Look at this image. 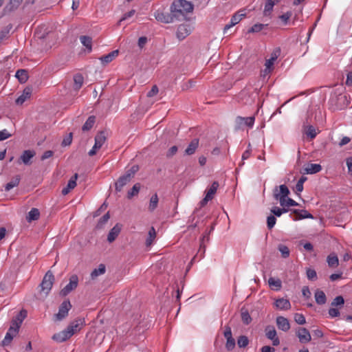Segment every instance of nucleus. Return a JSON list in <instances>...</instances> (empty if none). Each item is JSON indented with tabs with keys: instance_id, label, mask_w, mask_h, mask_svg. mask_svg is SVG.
<instances>
[{
	"instance_id": "obj_21",
	"label": "nucleus",
	"mask_w": 352,
	"mask_h": 352,
	"mask_svg": "<svg viewBox=\"0 0 352 352\" xmlns=\"http://www.w3.org/2000/svg\"><path fill=\"white\" fill-rule=\"evenodd\" d=\"M78 174L75 173L69 180L66 187L62 190V194L63 195H67L71 190L74 189L76 186V180L78 179Z\"/></svg>"
},
{
	"instance_id": "obj_63",
	"label": "nucleus",
	"mask_w": 352,
	"mask_h": 352,
	"mask_svg": "<svg viewBox=\"0 0 352 352\" xmlns=\"http://www.w3.org/2000/svg\"><path fill=\"white\" fill-rule=\"evenodd\" d=\"M271 212L274 214V217H280L283 214L280 208L276 206L271 209Z\"/></svg>"
},
{
	"instance_id": "obj_49",
	"label": "nucleus",
	"mask_w": 352,
	"mask_h": 352,
	"mask_svg": "<svg viewBox=\"0 0 352 352\" xmlns=\"http://www.w3.org/2000/svg\"><path fill=\"white\" fill-rule=\"evenodd\" d=\"M249 343V340L245 336H241L239 337L237 340V344L241 348H244L248 346Z\"/></svg>"
},
{
	"instance_id": "obj_61",
	"label": "nucleus",
	"mask_w": 352,
	"mask_h": 352,
	"mask_svg": "<svg viewBox=\"0 0 352 352\" xmlns=\"http://www.w3.org/2000/svg\"><path fill=\"white\" fill-rule=\"evenodd\" d=\"M72 141V133H70L67 137H66L62 142L63 146H69L71 144Z\"/></svg>"
},
{
	"instance_id": "obj_1",
	"label": "nucleus",
	"mask_w": 352,
	"mask_h": 352,
	"mask_svg": "<svg viewBox=\"0 0 352 352\" xmlns=\"http://www.w3.org/2000/svg\"><path fill=\"white\" fill-rule=\"evenodd\" d=\"M192 10L193 5L186 0L175 1L170 6V12L177 21L185 19L186 14L192 12Z\"/></svg>"
},
{
	"instance_id": "obj_39",
	"label": "nucleus",
	"mask_w": 352,
	"mask_h": 352,
	"mask_svg": "<svg viewBox=\"0 0 352 352\" xmlns=\"http://www.w3.org/2000/svg\"><path fill=\"white\" fill-rule=\"evenodd\" d=\"M158 196L157 193H155L150 199L149 206H148V210L151 212L154 211L158 205Z\"/></svg>"
},
{
	"instance_id": "obj_17",
	"label": "nucleus",
	"mask_w": 352,
	"mask_h": 352,
	"mask_svg": "<svg viewBox=\"0 0 352 352\" xmlns=\"http://www.w3.org/2000/svg\"><path fill=\"white\" fill-rule=\"evenodd\" d=\"M27 316V311L24 309L21 310L12 320L10 326H16L17 330Z\"/></svg>"
},
{
	"instance_id": "obj_31",
	"label": "nucleus",
	"mask_w": 352,
	"mask_h": 352,
	"mask_svg": "<svg viewBox=\"0 0 352 352\" xmlns=\"http://www.w3.org/2000/svg\"><path fill=\"white\" fill-rule=\"evenodd\" d=\"M40 212L38 209L36 208H32L31 210L28 212L26 219L28 222H31L32 221H35L39 219Z\"/></svg>"
},
{
	"instance_id": "obj_13",
	"label": "nucleus",
	"mask_w": 352,
	"mask_h": 352,
	"mask_svg": "<svg viewBox=\"0 0 352 352\" xmlns=\"http://www.w3.org/2000/svg\"><path fill=\"white\" fill-rule=\"evenodd\" d=\"M36 153L32 150H25L23 152L21 155L18 162L20 164L21 161L25 165H30L32 162L30 161L32 158L34 157Z\"/></svg>"
},
{
	"instance_id": "obj_33",
	"label": "nucleus",
	"mask_w": 352,
	"mask_h": 352,
	"mask_svg": "<svg viewBox=\"0 0 352 352\" xmlns=\"http://www.w3.org/2000/svg\"><path fill=\"white\" fill-rule=\"evenodd\" d=\"M15 76L21 83H25L28 79V73L25 69H19L16 72Z\"/></svg>"
},
{
	"instance_id": "obj_20",
	"label": "nucleus",
	"mask_w": 352,
	"mask_h": 352,
	"mask_svg": "<svg viewBox=\"0 0 352 352\" xmlns=\"http://www.w3.org/2000/svg\"><path fill=\"white\" fill-rule=\"evenodd\" d=\"M276 324L278 328L283 331H287L290 329L289 320L283 316L276 318Z\"/></svg>"
},
{
	"instance_id": "obj_8",
	"label": "nucleus",
	"mask_w": 352,
	"mask_h": 352,
	"mask_svg": "<svg viewBox=\"0 0 352 352\" xmlns=\"http://www.w3.org/2000/svg\"><path fill=\"white\" fill-rule=\"evenodd\" d=\"M19 330L16 329V326H10L6 334L4 339L1 342V345L3 346H8L11 343L14 337L16 336Z\"/></svg>"
},
{
	"instance_id": "obj_64",
	"label": "nucleus",
	"mask_w": 352,
	"mask_h": 352,
	"mask_svg": "<svg viewBox=\"0 0 352 352\" xmlns=\"http://www.w3.org/2000/svg\"><path fill=\"white\" fill-rule=\"evenodd\" d=\"M261 352H275V349L270 346H264L261 348Z\"/></svg>"
},
{
	"instance_id": "obj_6",
	"label": "nucleus",
	"mask_w": 352,
	"mask_h": 352,
	"mask_svg": "<svg viewBox=\"0 0 352 352\" xmlns=\"http://www.w3.org/2000/svg\"><path fill=\"white\" fill-rule=\"evenodd\" d=\"M154 16L157 21L164 23H170L175 21L171 12L170 13H164L157 10L154 13Z\"/></svg>"
},
{
	"instance_id": "obj_35",
	"label": "nucleus",
	"mask_w": 352,
	"mask_h": 352,
	"mask_svg": "<svg viewBox=\"0 0 352 352\" xmlns=\"http://www.w3.org/2000/svg\"><path fill=\"white\" fill-rule=\"evenodd\" d=\"M241 320L245 324H249L252 322V318L249 311L245 307H242L241 309Z\"/></svg>"
},
{
	"instance_id": "obj_51",
	"label": "nucleus",
	"mask_w": 352,
	"mask_h": 352,
	"mask_svg": "<svg viewBox=\"0 0 352 352\" xmlns=\"http://www.w3.org/2000/svg\"><path fill=\"white\" fill-rule=\"evenodd\" d=\"M344 303V298L342 296H336L333 300L331 302V306L332 307H338L343 305Z\"/></svg>"
},
{
	"instance_id": "obj_12",
	"label": "nucleus",
	"mask_w": 352,
	"mask_h": 352,
	"mask_svg": "<svg viewBox=\"0 0 352 352\" xmlns=\"http://www.w3.org/2000/svg\"><path fill=\"white\" fill-rule=\"evenodd\" d=\"M85 324V320L83 318H78L72 321L68 326V329L73 332V335L80 330L82 327Z\"/></svg>"
},
{
	"instance_id": "obj_52",
	"label": "nucleus",
	"mask_w": 352,
	"mask_h": 352,
	"mask_svg": "<svg viewBox=\"0 0 352 352\" xmlns=\"http://www.w3.org/2000/svg\"><path fill=\"white\" fill-rule=\"evenodd\" d=\"M276 219L274 215H270L267 218V226L269 230L274 228L276 224Z\"/></svg>"
},
{
	"instance_id": "obj_5",
	"label": "nucleus",
	"mask_w": 352,
	"mask_h": 352,
	"mask_svg": "<svg viewBox=\"0 0 352 352\" xmlns=\"http://www.w3.org/2000/svg\"><path fill=\"white\" fill-rule=\"evenodd\" d=\"M78 284V278L76 274L72 275L69 278V283L60 290V294L62 296H66L68 295L72 291L75 289Z\"/></svg>"
},
{
	"instance_id": "obj_41",
	"label": "nucleus",
	"mask_w": 352,
	"mask_h": 352,
	"mask_svg": "<svg viewBox=\"0 0 352 352\" xmlns=\"http://www.w3.org/2000/svg\"><path fill=\"white\" fill-rule=\"evenodd\" d=\"M80 40L82 44L85 46L89 52L91 51L92 49V39L88 36H81Z\"/></svg>"
},
{
	"instance_id": "obj_19",
	"label": "nucleus",
	"mask_w": 352,
	"mask_h": 352,
	"mask_svg": "<svg viewBox=\"0 0 352 352\" xmlns=\"http://www.w3.org/2000/svg\"><path fill=\"white\" fill-rule=\"evenodd\" d=\"M32 93V87H25L23 89L22 94L19 97H18L17 99L16 100V101H15L16 104H19V105L23 104L25 100H27L28 99H29L30 98Z\"/></svg>"
},
{
	"instance_id": "obj_32",
	"label": "nucleus",
	"mask_w": 352,
	"mask_h": 352,
	"mask_svg": "<svg viewBox=\"0 0 352 352\" xmlns=\"http://www.w3.org/2000/svg\"><path fill=\"white\" fill-rule=\"evenodd\" d=\"M315 299L316 302L318 305H324L327 301L325 294L324 293L323 291L320 289L316 290V292H315Z\"/></svg>"
},
{
	"instance_id": "obj_46",
	"label": "nucleus",
	"mask_w": 352,
	"mask_h": 352,
	"mask_svg": "<svg viewBox=\"0 0 352 352\" xmlns=\"http://www.w3.org/2000/svg\"><path fill=\"white\" fill-rule=\"evenodd\" d=\"M327 263L329 267H333L338 265V258L336 254H330L327 257Z\"/></svg>"
},
{
	"instance_id": "obj_40",
	"label": "nucleus",
	"mask_w": 352,
	"mask_h": 352,
	"mask_svg": "<svg viewBox=\"0 0 352 352\" xmlns=\"http://www.w3.org/2000/svg\"><path fill=\"white\" fill-rule=\"evenodd\" d=\"M74 89L75 90H78L82 85L84 82V78L81 74H76L74 76Z\"/></svg>"
},
{
	"instance_id": "obj_38",
	"label": "nucleus",
	"mask_w": 352,
	"mask_h": 352,
	"mask_svg": "<svg viewBox=\"0 0 352 352\" xmlns=\"http://www.w3.org/2000/svg\"><path fill=\"white\" fill-rule=\"evenodd\" d=\"M96 122V117L94 116H89L86 120L85 123L83 124L82 127V130L83 131H89L94 126Z\"/></svg>"
},
{
	"instance_id": "obj_54",
	"label": "nucleus",
	"mask_w": 352,
	"mask_h": 352,
	"mask_svg": "<svg viewBox=\"0 0 352 352\" xmlns=\"http://www.w3.org/2000/svg\"><path fill=\"white\" fill-rule=\"evenodd\" d=\"M294 320L299 324H304L306 322L305 318L302 314H296Z\"/></svg>"
},
{
	"instance_id": "obj_14",
	"label": "nucleus",
	"mask_w": 352,
	"mask_h": 352,
	"mask_svg": "<svg viewBox=\"0 0 352 352\" xmlns=\"http://www.w3.org/2000/svg\"><path fill=\"white\" fill-rule=\"evenodd\" d=\"M21 2L18 0H10L3 9V14L7 15L16 10Z\"/></svg>"
},
{
	"instance_id": "obj_44",
	"label": "nucleus",
	"mask_w": 352,
	"mask_h": 352,
	"mask_svg": "<svg viewBox=\"0 0 352 352\" xmlns=\"http://www.w3.org/2000/svg\"><path fill=\"white\" fill-rule=\"evenodd\" d=\"M155 237H156L155 230L153 227H151L148 231V236L146 240V245L150 246L152 244L154 239H155Z\"/></svg>"
},
{
	"instance_id": "obj_10",
	"label": "nucleus",
	"mask_w": 352,
	"mask_h": 352,
	"mask_svg": "<svg viewBox=\"0 0 352 352\" xmlns=\"http://www.w3.org/2000/svg\"><path fill=\"white\" fill-rule=\"evenodd\" d=\"M73 336V332L70 331L67 327L63 331L55 333L52 339L57 342H63L70 338Z\"/></svg>"
},
{
	"instance_id": "obj_4",
	"label": "nucleus",
	"mask_w": 352,
	"mask_h": 352,
	"mask_svg": "<svg viewBox=\"0 0 352 352\" xmlns=\"http://www.w3.org/2000/svg\"><path fill=\"white\" fill-rule=\"evenodd\" d=\"M54 280V276L51 271H48L44 276L40 285L41 291L48 294L51 290Z\"/></svg>"
},
{
	"instance_id": "obj_11",
	"label": "nucleus",
	"mask_w": 352,
	"mask_h": 352,
	"mask_svg": "<svg viewBox=\"0 0 352 352\" xmlns=\"http://www.w3.org/2000/svg\"><path fill=\"white\" fill-rule=\"evenodd\" d=\"M266 337L272 340V344L274 346H278L280 344L279 338L276 335V331L272 326H267L265 329Z\"/></svg>"
},
{
	"instance_id": "obj_27",
	"label": "nucleus",
	"mask_w": 352,
	"mask_h": 352,
	"mask_svg": "<svg viewBox=\"0 0 352 352\" xmlns=\"http://www.w3.org/2000/svg\"><path fill=\"white\" fill-rule=\"evenodd\" d=\"M275 306L282 310H288L291 307L290 302L285 298H279L276 300Z\"/></svg>"
},
{
	"instance_id": "obj_48",
	"label": "nucleus",
	"mask_w": 352,
	"mask_h": 352,
	"mask_svg": "<svg viewBox=\"0 0 352 352\" xmlns=\"http://www.w3.org/2000/svg\"><path fill=\"white\" fill-rule=\"evenodd\" d=\"M267 24L256 23L254 24L251 28L248 30V33H257L261 32Z\"/></svg>"
},
{
	"instance_id": "obj_60",
	"label": "nucleus",
	"mask_w": 352,
	"mask_h": 352,
	"mask_svg": "<svg viewBox=\"0 0 352 352\" xmlns=\"http://www.w3.org/2000/svg\"><path fill=\"white\" fill-rule=\"evenodd\" d=\"M329 314L331 317L335 318L339 316L340 313L338 309L332 307L329 309Z\"/></svg>"
},
{
	"instance_id": "obj_7",
	"label": "nucleus",
	"mask_w": 352,
	"mask_h": 352,
	"mask_svg": "<svg viewBox=\"0 0 352 352\" xmlns=\"http://www.w3.org/2000/svg\"><path fill=\"white\" fill-rule=\"evenodd\" d=\"M191 32V28L188 24H181L178 26L176 32L177 38L179 41L184 40L187 37Z\"/></svg>"
},
{
	"instance_id": "obj_18",
	"label": "nucleus",
	"mask_w": 352,
	"mask_h": 352,
	"mask_svg": "<svg viewBox=\"0 0 352 352\" xmlns=\"http://www.w3.org/2000/svg\"><path fill=\"white\" fill-rule=\"evenodd\" d=\"M302 127L305 134H306L308 138L311 140L316 138L317 135L316 129L312 125L309 124L307 119L304 122Z\"/></svg>"
},
{
	"instance_id": "obj_34",
	"label": "nucleus",
	"mask_w": 352,
	"mask_h": 352,
	"mask_svg": "<svg viewBox=\"0 0 352 352\" xmlns=\"http://www.w3.org/2000/svg\"><path fill=\"white\" fill-rule=\"evenodd\" d=\"M106 267L104 264H100L98 268L94 269L91 273L92 279L96 278L98 276L105 273Z\"/></svg>"
},
{
	"instance_id": "obj_9",
	"label": "nucleus",
	"mask_w": 352,
	"mask_h": 352,
	"mask_svg": "<svg viewBox=\"0 0 352 352\" xmlns=\"http://www.w3.org/2000/svg\"><path fill=\"white\" fill-rule=\"evenodd\" d=\"M296 336L299 342L302 344L309 342L311 340L309 331L304 327H299L296 331Z\"/></svg>"
},
{
	"instance_id": "obj_59",
	"label": "nucleus",
	"mask_w": 352,
	"mask_h": 352,
	"mask_svg": "<svg viewBox=\"0 0 352 352\" xmlns=\"http://www.w3.org/2000/svg\"><path fill=\"white\" fill-rule=\"evenodd\" d=\"M177 149H178V148H177V146H171V147L168 149V152H167V153H166V157H173V156L174 155H175V154H176V153L177 152Z\"/></svg>"
},
{
	"instance_id": "obj_58",
	"label": "nucleus",
	"mask_w": 352,
	"mask_h": 352,
	"mask_svg": "<svg viewBox=\"0 0 352 352\" xmlns=\"http://www.w3.org/2000/svg\"><path fill=\"white\" fill-rule=\"evenodd\" d=\"M159 91L158 87L157 85H153L151 89L147 93V97L151 98L155 96Z\"/></svg>"
},
{
	"instance_id": "obj_53",
	"label": "nucleus",
	"mask_w": 352,
	"mask_h": 352,
	"mask_svg": "<svg viewBox=\"0 0 352 352\" xmlns=\"http://www.w3.org/2000/svg\"><path fill=\"white\" fill-rule=\"evenodd\" d=\"M278 250L281 252L283 258H287L289 256V250L286 245H279Z\"/></svg>"
},
{
	"instance_id": "obj_15",
	"label": "nucleus",
	"mask_w": 352,
	"mask_h": 352,
	"mask_svg": "<svg viewBox=\"0 0 352 352\" xmlns=\"http://www.w3.org/2000/svg\"><path fill=\"white\" fill-rule=\"evenodd\" d=\"M292 212L295 214V217L292 218L294 221L303 219H313V215L306 210L294 209L292 210Z\"/></svg>"
},
{
	"instance_id": "obj_25",
	"label": "nucleus",
	"mask_w": 352,
	"mask_h": 352,
	"mask_svg": "<svg viewBox=\"0 0 352 352\" xmlns=\"http://www.w3.org/2000/svg\"><path fill=\"white\" fill-rule=\"evenodd\" d=\"M119 51L118 50H113L107 55L102 56L100 58V60L103 64H108L111 63L116 57L118 56Z\"/></svg>"
},
{
	"instance_id": "obj_3",
	"label": "nucleus",
	"mask_w": 352,
	"mask_h": 352,
	"mask_svg": "<svg viewBox=\"0 0 352 352\" xmlns=\"http://www.w3.org/2000/svg\"><path fill=\"white\" fill-rule=\"evenodd\" d=\"M72 308V304L69 300H64L58 308V312L54 316V321H61L68 316V312Z\"/></svg>"
},
{
	"instance_id": "obj_36",
	"label": "nucleus",
	"mask_w": 352,
	"mask_h": 352,
	"mask_svg": "<svg viewBox=\"0 0 352 352\" xmlns=\"http://www.w3.org/2000/svg\"><path fill=\"white\" fill-rule=\"evenodd\" d=\"M280 0H266L265 9H264V15H268L272 10H273L274 6L278 3Z\"/></svg>"
},
{
	"instance_id": "obj_24",
	"label": "nucleus",
	"mask_w": 352,
	"mask_h": 352,
	"mask_svg": "<svg viewBox=\"0 0 352 352\" xmlns=\"http://www.w3.org/2000/svg\"><path fill=\"white\" fill-rule=\"evenodd\" d=\"M322 170V166L318 164H308L304 168V174H315Z\"/></svg>"
},
{
	"instance_id": "obj_28",
	"label": "nucleus",
	"mask_w": 352,
	"mask_h": 352,
	"mask_svg": "<svg viewBox=\"0 0 352 352\" xmlns=\"http://www.w3.org/2000/svg\"><path fill=\"white\" fill-rule=\"evenodd\" d=\"M236 122L239 124H244L249 127H252L254 122V117L250 116V117H246L243 118L241 116H238L236 118Z\"/></svg>"
},
{
	"instance_id": "obj_45",
	"label": "nucleus",
	"mask_w": 352,
	"mask_h": 352,
	"mask_svg": "<svg viewBox=\"0 0 352 352\" xmlns=\"http://www.w3.org/2000/svg\"><path fill=\"white\" fill-rule=\"evenodd\" d=\"M110 218L109 212H107L105 214H104L98 221L96 228L97 229H102L104 226L107 223Z\"/></svg>"
},
{
	"instance_id": "obj_23",
	"label": "nucleus",
	"mask_w": 352,
	"mask_h": 352,
	"mask_svg": "<svg viewBox=\"0 0 352 352\" xmlns=\"http://www.w3.org/2000/svg\"><path fill=\"white\" fill-rule=\"evenodd\" d=\"M131 179L127 177L126 175H123L119 177L118 181L115 184L116 190L117 192H120L123 187L128 184Z\"/></svg>"
},
{
	"instance_id": "obj_26",
	"label": "nucleus",
	"mask_w": 352,
	"mask_h": 352,
	"mask_svg": "<svg viewBox=\"0 0 352 352\" xmlns=\"http://www.w3.org/2000/svg\"><path fill=\"white\" fill-rule=\"evenodd\" d=\"M199 146V139L195 138L193 139L186 149L185 150V154L187 155H191L195 153V151L198 148Z\"/></svg>"
},
{
	"instance_id": "obj_62",
	"label": "nucleus",
	"mask_w": 352,
	"mask_h": 352,
	"mask_svg": "<svg viewBox=\"0 0 352 352\" xmlns=\"http://www.w3.org/2000/svg\"><path fill=\"white\" fill-rule=\"evenodd\" d=\"M223 334L226 339L232 338L231 327L226 326Z\"/></svg>"
},
{
	"instance_id": "obj_56",
	"label": "nucleus",
	"mask_w": 352,
	"mask_h": 352,
	"mask_svg": "<svg viewBox=\"0 0 352 352\" xmlns=\"http://www.w3.org/2000/svg\"><path fill=\"white\" fill-rule=\"evenodd\" d=\"M307 276L308 278V279L309 280H314L317 277V274H316V270H313V269H307Z\"/></svg>"
},
{
	"instance_id": "obj_42",
	"label": "nucleus",
	"mask_w": 352,
	"mask_h": 352,
	"mask_svg": "<svg viewBox=\"0 0 352 352\" xmlns=\"http://www.w3.org/2000/svg\"><path fill=\"white\" fill-rule=\"evenodd\" d=\"M245 16V13H243V11H239L232 16L230 22L232 25H235L239 23Z\"/></svg>"
},
{
	"instance_id": "obj_22",
	"label": "nucleus",
	"mask_w": 352,
	"mask_h": 352,
	"mask_svg": "<svg viewBox=\"0 0 352 352\" xmlns=\"http://www.w3.org/2000/svg\"><path fill=\"white\" fill-rule=\"evenodd\" d=\"M278 55H279V52H274L271 54L270 58L266 60L265 64V69L264 71L265 73L270 72V71L273 68L274 61L278 58Z\"/></svg>"
},
{
	"instance_id": "obj_30",
	"label": "nucleus",
	"mask_w": 352,
	"mask_h": 352,
	"mask_svg": "<svg viewBox=\"0 0 352 352\" xmlns=\"http://www.w3.org/2000/svg\"><path fill=\"white\" fill-rule=\"evenodd\" d=\"M219 186V184L218 182H213L211 186L206 190V195L210 199H212L217 192Z\"/></svg>"
},
{
	"instance_id": "obj_55",
	"label": "nucleus",
	"mask_w": 352,
	"mask_h": 352,
	"mask_svg": "<svg viewBox=\"0 0 352 352\" xmlns=\"http://www.w3.org/2000/svg\"><path fill=\"white\" fill-rule=\"evenodd\" d=\"M235 347V340L233 338L226 339V348L232 351Z\"/></svg>"
},
{
	"instance_id": "obj_16",
	"label": "nucleus",
	"mask_w": 352,
	"mask_h": 352,
	"mask_svg": "<svg viewBox=\"0 0 352 352\" xmlns=\"http://www.w3.org/2000/svg\"><path fill=\"white\" fill-rule=\"evenodd\" d=\"M122 230V225L116 223L109 231L107 235V241L109 243L113 242L118 237Z\"/></svg>"
},
{
	"instance_id": "obj_2",
	"label": "nucleus",
	"mask_w": 352,
	"mask_h": 352,
	"mask_svg": "<svg viewBox=\"0 0 352 352\" xmlns=\"http://www.w3.org/2000/svg\"><path fill=\"white\" fill-rule=\"evenodd\" d=\"M289 194V190L285 184L280 186H276L273 191V195L275 199L280 201L282 207H287V199Z\"/></svg>"
},
{
	"instance_id": "obj_37",
	"label": "nucleus",
	"mask_w": 352,
	"mask_h": 352,
	"mask_svg": "<svg viewBox=\"0 0 352 352\" xmlns=\"http://www.w3.org/2000/svg\"><path fill=\"white\" fill-rule=\"evenodd\" d=\"M20 176L16 175L14 178L12 179V180L7 183L5 186V190L6 191H10L12 188H13L15 186H17L20 182Z\"/></svg>"
},
{
	"instance_id": "obj_50",
	"label": "nucleus",
	"mask_w": 352,
	"mask_h": 352,
	"mask_svg": "<svg viewBox=\"0 0 352 352\" xmlns=\"http://www.w3.org/2000/svg\"><path fill=\"white\" fill-rule=\"evenodd\" d=\"M139 170V166L138 165H133L130 169H129L124 175L132 179L135 174Z\"/></svg>"
},
{
	"instance_id": "obj_29",
	"label": "nucleus",
	"mask_w": 352,
	"mask_h": 352,
	"mask_svg": "<svg viewBox=\"0 0 352 352\" xmlns=\"http://www.w3.org/2000/svg\"><path fill=\"white\" fill-rule=\"evenodd\" d=\"M107 137L104 131H100L95 137V147H102L103 144L105 142Z\"/></svg>"
},
{
	"instance_id": "obj_47",
	"label": "nucleus",
	"mask_w": 352,
	"mask_h": 352,
	"mask_svg": "<svg viewBox=\"0 0 352 352\" xmlns=\"http://www.w3.org/2000/svg\"><path fill=\"white\" fill-rule=\"evenodd\" d=\"M268 283L270 287H272L276 290H279L281 288V281L279 279L271 277L268 280Z\"/></svg>"
},
{
	"instance_id": "obj_57",
	"label": "nucleus",
	"mask_w": 352,
	"mask_h": 352,
	"mask_svg": "<svg viewBox=\"0 0 352 352\" xmlns=\"http://www.w3.org/2000/svg\"><path fill=\"white\" fill-rule=\"evenodd\" d=\"M12 136V134L8 130L3 129L0 131V141L5 140Z\"/></svg>"
},
{
	"instance_id": "obj_43",
	"label": "nucleus",
	"mask_w": 352,
	"mask_h": 352,
	"mask_svg": "<svg viewBox=\"0 0 352 352\" xmlns=\"http://www.w3.org/2000/svg\"><path fill=\"white\" fill-rule=\"evenodd\" d=\"M141 185L140 183H136L133 185L132 188L127 193V198L131 199L133 196L137 195L140 190Z\"/></svg>"
}]
</instances>
